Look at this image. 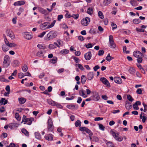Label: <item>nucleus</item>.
Instances as JSON below:
<instances>
[{"label": "nucleus", "mask_w": 147, "mask_h": 147, "mask_svg": "<svg viewBox=\"0 0 147 147\" xmlns=\"http://www.w3.org/2000/svg\"><path fill=\"white\" fill-rule=\"evenodd\" d=\"M54 126L53 122L51 119H49L48 122L47 129L48 131L53 132Z\"/></svg>", "instance_id": "obj_6"}, {"label": "nucleus", "mask_w": 147, "mask_h": 147, "mask_svg": "<svg viewBox=\"0 0 147 147\" xmlns=\"http://www.w3.org/2000/svg\"><path fill=\"white\" fill-rule=\"evenodd\" d=\"M35 138L38 140H40L41 137L40 134L38 132H35L34 133Z\"/></svg>", "instance_id": "obj_26"}, {"label": "nucleus", "mask_w": 147, "mask_h": 147, "mask_svg": "<svg viewBox=\"0 0 147 147\" xmlns=\"http://www.w3.org/2000/svg\"><path fill=\"white\" fill-rule=\"evenodd\" d=\"M100 68V67L99 65H96L95 66L93 67V69L95 71H96L98 69H99Z\"/></svg>", "instance_id": "obj_62"}, {"label": "nucleus", "mask_w": 147, "mask_h": 147, "mask_svg": "<svg viewBox=\"0 0 147 147\" xmlns=\"http://www.w3.org/2000/svg\"><path fill=\"white\" fill-rule=\"evenodd\" d=\"M133 55L135 57L137 58L144 57L143 54L140 52L138 51H134L133 53Z\"/></svg>", "instance_id": "obj_11"}, {"label": "nucleus", "mask_w": 147, "mask_h": 147, "mask_svg": "<svg viewBox=\"0 0 147 147\" xmlns=\"http://www.w3.org/2000/svg\"><path fill=\"white\" fill-rule=\"evenodd\" d=\"M78 39L81 41H83L84 40V38L82 36H78Z\"/></svg>", "instance_id": "obj_63"}, {"label": "nucleus", "mask_w": 147, "mask_h": 147, "mask_svg": "<svg viewBox=\"0 0 147 147\" xmlns=\"http://www.w3.org/2000/svg\"><path fill=\"white\" fill-rule=\"evenodd\" d=\"M86 132L89 135V136H92L93 135V134L92 132L88 128H87Z\"/></svg>", "instance_id": "obj_42"}, {"label": "nucleus", "mask_w": 147, "mask_h": 147, "mask_svg": "<svg viewBox=\"0 0 147 147\" xmlns=\"http://www.w3.org/2000/svg\"><path fill=\"white\" fill-rule=\"evenodd\" d=\"M127 98L131 102L134 100V99L132 98V97L130 95H128L127 96Z\"/></svg>", "instance_id": "obj_47"}, {"label": "nucleus", "mask_w": 147, "mask_h": 147, "mask_svg": "<svg viewBox=\"0 0 147 147\" xmlns=\"http://www.w3.org/2000/svg\"><path fill=\"white\" fill-rule=\"evenodd\" d=\"M15 144L13 143H11L9 146H6V147H15Z\"/></svg>", "instance_id": "obj_60"}, {"label": "nucleus", "mask_w": 147, "mask_h": 147, "mask_svg": "<svg viewBox=\"0 0 147 147\" xmlns=\"http://www.w3.org/2000/svg\"><path fill=\"white\" fill-rule=\"evenodd\" d=\"M87 128L85 127H80L79 128V130L82 131H86Z\"/></svg>", "instance_id": "obj_44"}, {"label": "nucleus", "mask_w": 147, "mask_h": 147, "mask_svg": "<svg viewBox=\"0 0 147 147\" xmlns=\"http://www.w3.org/2000/svg\"><path fill=\"white\" fill-rule=\"evenodd\" d=\"M18 101L20 104H24L26 101V99L24 98H18Z\"/></svg>", "instance_id": "obj_24"}, {"label": "nucleus", "mask_w": 147, "mask_h": 147, "mask_svg": "<svg viewBox=\"0 0 147 147\" xmlns=\"http://www.w3.org/2000/svg\"><path fill=\"white\" fill-rule=\"evenodd\" d=\"M57 42L58 43V45L60 46H62L63 45V42L62 41L60 40H57Z\"/></svg>", "instance_id": "obj_61"}, {"label": "nucleus", "mask_w": 147, "mask_h": 147, "mask_svg": "<svg viewBox=\"0 0 147 147\" xmlns=\"http://www.w3.org/2000/svg\"><path fill=\"white\" fill-rule=\"evenodd\" d=\"M86 78L85 76L84 75L82 76L81 79V83L82 84H84L85 82H86Z\"/></svg>", "instance_id": "obj_27"}, {"label": "nucleus", "mask_w": 147, "mask_h": 147, "mask_svg": "<svg viewBox=\"0 0 147 147\" xmlns=\"http://www.w3.org/2000/svg\"><path fill=\"white\" fill-rule=\"evenodd\" d=\"M57 61V58L56 57H54L52 59H51L50 62L52 63H55Z\"/></svg>", "instance_id": "obj_30"}, {"label": "nucleus", "mask_w": 147, "mask_h": 147, "mask_svg": "<svg viewBox=\"0 0 147 147\" xmlns=\"http://www.w3.org/2000/svg\"><path fill=\"white\" fill-rule=\"evenodd\" d=\"M125 106L127 109H130L132 107L131 103L128 101H126L125 102Z\"/></svg>", "instance_id": "obj_23"}, {"label": "nucleus", "mask_w": 147, "mask_h": 147, "mask_svg": "<svg viewBox=\"0 0 147 147\" xmlns=\"http://www.w3.org/2000/svg\"><path fill=\"white\" fill-rule=\"evenodd\" d=\"M22 132L24 134L27 136H29V133L25 129H22Z\"/></svg>", "instance_id": "obj_31"}, {"label": "nucleus", "mask_w": 147, "mask_h": 147, "mask_svg": "<svg viewBox=\"0 0 147 147\" xmlns=\"http://www.w3.org/2000/svg\"><path fill=\"white\" fill-rule=\"evenodd\" d=\"M100 80L105 85L108 86V87H110V83L108 80L105 78H100Z\"/></svg>", "instance_id": "obj_10"}, {"label": "nucleus", "mask_w": 147, "mask_h": 147, "mask_svg": "<svg viewBox=\"0 0 147 147\" xmlns=\"http://www.w3.org/2000/svg\"><path fill=\"white\" fill-rule=\"evenodd\" d=\"M99 128L100 130L102 131H104L105 130V127L103 125L101 124H99Z\"/></svg>", "instance_id": "obj_49"}, {"label": "nucleus", "mask_w": 147, "mask_h": 147, "mask_svg": "<svg viewBox=\"0 0 147 147\" xmlns=\"http://www.w3.org/2000/svg\"><path fill=\"white\" fill-rule=\"evenodd\" d=\"M18 125L17 123H10L8 125V127L11 129H14L16 127H18Z\"/></svg>", "instance_id": "obj_20"}, {"label": "nucleus", "mask_w": 147, "mask_h": 147, "mask_svg": "<svg viewBox=\"0 0 147 147\" xmlns=\"http://www.w3.org/2000/svg\"><path fill=\"white\" fill-rule=\"evenodd\" d=\"M66 107L67 108L71 109H77L78 108L77 105L72 104L67 105Z\"/></svg>", "instance_id": "obj_15"}, {"label": "nucleus", "mask_w": 147, "mask_h": 147, "mask_svg": "<svg viewBox=\"0 0 147 147\" xmlns=\"http://www.w3.org/2000/svg\"><path fill=\"white\" fill-rule=\"evenodd\" d=\"M141 21L138 19H134L133 20V22L134 23L136 24H138Z\"/></svg>", "instance_id": "obj_34"}, {"label": "nucleus", "mask_w": 147, "mask_h": 147, "mask_svg": "<svg viewBox=\"0 0 147 147\" xmlns=\"http://www.w3.org/2000/svg\"><path fill=\"white\" fill-rule=\"evenodd\" d=\"M106 144L108 147H113V144L110 142H107Z\"/></svg>", "instance_id": "obj_53"}, {"label": "nucleus", "mask_w": 147, "mask_h": 147, "mask_svg": "<svg viewBox=\"0 0 147 147\" xmlns=\"http://www.w3.org/2000/svg\"><path fill=\"white\" fill-rule=\"evenodd\" d=\"M49 48L51 49H53L56 48V47L54 45L52 44H50L49 45Z\"/></svg>", "instance_id": "obj_54"}, {"label": "nucleus", "mask_w": 147, "mask_h": 147, "mask_svg": "<svg viewBox=\"0 0 147 147\" xmlns=\"http://www.w3.org/2000/svg\"><path fill=\"white\" fill-rule=\"evenodd\" d=\"M6 33L7 36H9L12 39H13L15 38L14 33L10 30H7Z\"/></svg>", "instance_id": "obj_12"}, {"label": "nucleus", "mask_w": 147, "mask_h": 147, "mask_svg": "<svg viewBox=\"0 0 147 147\" xmlns=\"http://www.w3.org/2000/svg\"><path fill=\"white\" fill-rule=\"evenodd\" d=\"M69 51L67 49H64L61 50V53L63 54H66L68 53Z\"/></svg>", "instance_id": "obj_39"}, {"label": "nucleus", "mask_w": 147, "mask_h": 147, "mask_svg": "<svg viewBox=\"0 0 147 147\" xmlns=\"http://www.w3.org/2000/svg\"><path fill=\"white\" fill-rule=\"evenodd\" d=\"M77 65L78 68L82 70H83L84 69V68L83 66L81 64H76V65Z\"/></svg>", "instance_id": "obj_56"}, {"label": "nucleus", "mask_w": 147, "mask_h": 147, "mask_svg": "<svg viewBox=\"0 0 147 147\" xmlns=\"http://www.w3.org/2000/svg\"><path fill=\"white\" fill-rule=\"evenodd\" d=\"M86 47L88 49L91 48L92 47V45L90 43H89L88 45H86Z\"/></svg>", "instance_id": "obj_64"}, {"label": "nucleus", "mask_w": 147, "mask_h": 147, "mask_svg": "<svg viewBox=\"0 0 147 147\" xmlns=\"http://www.w3.org/2000/svg\"><path fill=\"white\" fill-rule=\"evenodd\" d=\"M79 95L84 98H86L87 97V95L85 93V91L83 89L80 90L79 91Z\"/></svg>", "instance_id": "obj_18"}, {"label": "nucleus", "mask_w": 147, "mask_h": 147, "mask_svg": "<svg viewBox=\"0 0 147 147\" xmlns=\"http://www.w3.org/2000/svg\"><path fill=\"white\" fill-rule=\"evenodd\" d=\"M111 0H104L103 4L105 5H107L111 3Z\"/></svg>", "instance_id": "obj_33"}, {"label": "nucleus", "mask_w": 147, "mask_h": 147, "mask_svg": "<svg viewBox=\"0 0 147 147\" xmlns=\"http://www.w3.org/2000/svg\"><path fill=\"white\" fill-rule=\"evenodd\" d=\"M34 119L33 118H28L26 117V116L25 115H23L22 121L21 123L24 122V124H27L28 125H30L32 123V122L34 121Z\"/></svg>", "instance_id": "obj_4"}, {"label": "nucleus", "mask_w": 147, "mask_h": 147, "mask_svg": "<svg viewBox=\"0 0 147 147\" xmlns=\"http://www.w3.org/2000/svg\"><path fill=\"white\" fill-rule=\"evenodd\" d=\"M104 51L102 50H100L98 51V55L99 56L102 55L104 53Z\"/></svg>", "instance_id": "obj_58"}, {"label": "nucleus", "mask_w": 147, "mask_h": 147, "mask_svg": "<svg viewBox=\"0 0 147 147\" xmlns=\"http://www.w3.org/2000/svg\"><path fill=\"white\" fill-rule=\"evenodd\" d=\"M133 107L135 110H138L139 109V107L137 104H134L133 105Z\"/></svg>", "instance_id": "obj_59"}, {"label": "nucleus", "mask_w": 147, "mask_h": 147, "mask_svg": "<svg viewBox=\"0 0 147 147\" xmlns=\"http://www.w3.org/2000/svg\"><path fill=\"white\" fill-rule=\"evenodd\" d=\"M37 47L38 49H45L46 48V46L42 44H38L37 45Z\"/></svg>", "instance_id": "obj_28"}, {"label": "nucleus", "mask_w": 147, "mask_h": 147, "mask_svg": "<svg viewBox=\"0 0 147 147\" xmlns=\"http://www.w3.org/2000/svg\"><path fill=\"white\" fill-rule=\"evenodd\" d=\"M11 62L10 58L7 55L5 56L4 57L3 61V67L7 68L9 66Z\"/></svg>", "instance_id": "obj_3"}, {"label": "nucleus", "mask_w": 147, "mask_h": 147, "mask_svg": "<svg viewBox=\"0 0 147 147\" xmlns=\"http://www.w3.org/2000/svg\"><path fill=\"white\" fill-rule=\"evenodd\" d=\"M87 13L90 15H91L93 13V8H92L89 7L88 9Z\"/></svg>", "instance_id": "obj_32"}, {"label": "nucleus", "mask_w": 147, "mask_h": 147, "mask_svg": "<svg viewBox=\"0 0 147 147\" xmlns=\"http://www.w3.org/2000/svg\"><path fill=\"white\" fill-rule=\"evenodd\" d=\"M92 99V100L97 101L100 98L99 96L97 93L94 94L91 96Z\"/></svg>", "instance_id": "obj_17"}, {"label": "nucleus", "mask_w": 147, "mask_h": 147, "mask_svg": "<svg viewBox=\"0 0 147 147\" xmlns=\"http://www.w3.org/2000/svg\"><path fill=\"white\" fill-rule=\"evenodd\" d=\"M19 64V61L18 60H15L13 62V66L15 67L17 66Z\"/></svg>", "instance_id": "obj_37"}, {"label": "nucleus", "mask_w": 147, "mask_h": 147, "mask_svg": "<svg viewBox=\"0 0 147 147\" xmlns=\"http://www.w3.org/2000/svg\"><path fill=\"white\" fill-rule=\"evenodd\" d=\"M111 56L110 54V53H109L107 57H106V60L107 61H111V59H110Z\"/></svg>", "instance_id": "obj_52"}, {"label": "nucleus", "mask_w": 147, "mask_h": 147, "mask_svg": "<svg viewBox=\"0 0 147 147\" xmlns=\"http://www.w3.org/2000/svg\"><path fill=\"white\" fill-rule=\"evenodd\" d=\"M110 133L117 140L121 142L123 140V139L122 138L118 136V133H116L112 130L110 131Z\"/></svg>", "instance_id": "obj_5"}, {"label": "nucleus", "mask_w": 147, "mask_h": 147, "mask_svg": "<svg viewBox=\"0 0 147 147\" xmlns=\"http://www.w3.org/2000/svg\"><path fill=\"white\" fill-rule=\"evenodd\" d=\"M55 22V20H53V22L50 25V23L49 22H44L40 25V27L43 30L51 28L54 26Z\"/></svg>", "instance_id": "obj_2"}, {"label": "nucleus", "mask_w": 147, "mask_h": 147, "mask_svg": "<svg viewBox=\"0 0 147 147\" xmlns=\"http://www.w3.org/2000/svg\"><path fill=\"white\" fill-rule=\"evenodd\" d=\"M8 101L5 98H2L0 101V103L5 105L7 103Z\"/></svg>", "instance_id": "obj_29"}, {"label": "nucleus", "mask_w": 147, "mask_h": 147, "mask_svg": "<svg viewBox=\"0 0 147 147\" xmlns=\"http://www.w3.org/2000/svg\"><path fill=\"white\" fill-rule=\"evenodd\" d=\"M24 38L26 39H31L32 37L31 33L28 32H24L23 34Z\"/></svg>", "instance_id": "obj_13"}, {"label": "nucleus", "mask_w": 147, "mask_h": 147, "mask_svg": "<svg viewBox=\"0 0 147 147\" xmlns=\"http://www.w3.org/2000/svg\"><path fill=\"white\" fill-rule=\"evenodd\" d=\"M4 41L5 43V45H7L9 47H16L17 45L15 43H9L7 40L5 35H3Z\"/></svg>", "instance_id": "obj_7"}, {"label": "nucleus", "mask_w": 147, "mask_h": 147, "mask_svg": "<svg viewBox=\"0 0 147 147\" xmlns=\"http://www.w3.org/2000/svg\"><path fill=\"white\" fill-rule=\"evenodd\" d=\"M24 76V74L22 73H20L18 74V77L20 79L22 78Z\"/></svg>", "instance_id": "obj_51"}, {"label": "nucleus", "mask_w": 147, "mask_h": 147, "mask_svg": "<svg viewBox=\"0 0 147 147\" xmlns=\"http://www.w3.org/2000/svg\"><path fill=\"white\" fill-rule=\"evenodd\" d=\"M40 11L41 12L44 14H47L46 10L40 8Z\"/></svg>", "instance_id": "obj_41"}, {"label": "nucleus", "mask_w": 147, "mask_h": 147, "mask_svg": "<svg viewBox=\"0 0 147 147\" xmlns=\"http://www.w3.org/2000/svg\"><path fill=\"white\" fill-rule=\"evenodd\" d=\"M45 139L48 141H52L53 140V135L51 134H48L44 137Z\"/></svg>", "instance_id": "obj_16"}, {"label": "nucleus", "mask_w": 147, "mask_h": 147, "mask_svg": "<svg viewBox=\"0 0 147 147\" xmlns=\"http://www.w3.org/2000/svg\"><path fill=\"white\" fill-rule=\"evenodd\" d=\"M22 69L23 71L24 72H25L26 71L28 70V67L26 65H24L22 67Z\"/></svg>", "instance_id": "obj_50"}, {"label": "nucleus", "mask_w": 147, "mask_h": 147, "mask_svg": "<svg viewBox=\"0 0 147 147\" xmlns=\"http://www.w3.org/2000/svg\"><path fill=\"white\" fill-rule=\"evenodd\" d=\"M142 90L141 88H138L136 91V93L139 94H142Z\"/></svg>", "instance_id": "obj_57"}, {"label": "nucleus", "mask_w": 147, "mask_h": 147, "mask_svg": "<svg viewBox=\"0 0 147 147\" xmlns=\"http://www.w3.org/2000/svg\"><path fill=\"white\" fill-rule=\"evenodd\" d=\"M46 32H43L42 33H40L39 35L38 36L40 38H42L44 35L45 34Z\"/></svg>", "instance_id": "obj_55"}, {"label": "nucleus", "mask_w": 147, "mask_h": 147, "mask_svg": "<svg viewBox=\"0 0 147 147\" xmlns=\"http://www.w3.org/2000/svg\"><path fill=\"white\" fill-rule=\"evenodd\" d=\"M43 55V53L41 51H38L36 53V55L37 56L40 57L42 56Z\"/></svg>", "instance_id": "obj_46"}, {"label": "nucleus", "mask_w": 147, "mask_h": 147, "mask_svg": "<svg viewBox=\"0 0 147 147\" xmlns=\"http://www.w3.org/2000/svg\"><path fill=\"white\" fill-rule=\"evenodd\" d=\"M9 47L7 45L5 44H3L2 46V50L4 52L7 51L9 49Z\"/></svg>", "instance_id": "obj_21"}, {"label": "nucleus", "mask_w": 147, "mask_h": 147, "mask_svg": "<svg viewBox=\"0 0 147 147\" xmlns=\"http://www.w3.org/2000/svg\"><path fill=\"white\" fill-rule=\"evenodd\" d=\"M84 57L87 60H90L92 57V54L91 52H88L84 55Z\"/></svg>", "instance_id": "obj_14"}, {"label": "nucleus", "mask_w": 147, "mask_h": 147, "mask_svg": "<svg viewBox=\"0 0 147 147\" xmlns=\"http://www.w3.org/2000/svg\"><path fill=\"white\" fill-rule=\"evenodd\" d=\"M47 102L50 105L52 106H55L56 104V102L54 101L51 99H47Z\"/></svg>", "instance_id": "obj_22"}, {"label": "nucleus", "mask_w": 147, "mask_h": 147, "mask_svg": "<svg viewBox=\"0 0 147 147\" xmlns=\"http://www.w3.org/2000/svg\"><path fill=\"white\" fill-rule=\"evenodd\" d=\"M114 81L116 83L121 84L122 82L121 79L119 77H115L114 78Z\"/></svg>", "instance_id": "obj_19"}, {"label": "nucleus", "mask_w": 147, "mask_h": 147, "mask_svg": "<svg viewBox=\"0 0 147 147\" xmlns=\"http://www.w3.org/2000/svg\"><path fill=\"white\" fill-rule=\"evenodd\" d=\"M75 125L76 127H80L81 125V122L79 120H77L75 122Z\"/></svg>", "instance_id": "obj_35"}, {"label": "nucleus", "mask_w": 147, "mask_h": 147, "mask_svg": "<svg viewBox=\"0 0 147 147\" xmlns=\"http://www.w3.org/2000/svg\"><path fill=\"white\" fill-rule=\"evenodd\" d=\"M98 16L101 19L104 18V16L102 12L101 11H99L98 13Z\"/></svg>", "instance_id": "obj_38"}, {"label": "nucleus", "mask_w": 147, "mask_h": 147, "mask_svg": "<svg viewBox=\"0 0 147 147\" xmlns=\"http://www.w3.org/2000/svg\"><path fill=\"white\" fill-rule=\"evenodd\" d=\"M57 35V33L56 32L53 30L51 31L47 34V36L44 38V40L46 41H49L55 38Z\"/></svg>", "instance_id": "obj_1"}, {"label": "nucleus", "mask_w": 147, "mask_h": 147, "mask_svg": "<svg viewBox=\"0 0 147 147\" xmlns=\"http://www.w3.org/2000/svg\"><path fill=\"white\" fill-rule=\"evenodd\" d=\"M111 25L112 27V29L113 30H114V29H116L117 28V25L113 22H111Z\"/></svg>", "instance_id": "obj_43"}, {"label": "nucleus", "mask_w": 147, "mask_h": 147, "mask_svg": "<svg viewBox=\"0 0 147 147\" xmlns=\"http://www.w3.org/2000/svg\"><path fill=\"white\" fill-rule=\"evenodd\" d=\"M93 76L94 75L93 72H90L88 74V79L90 80L93 78Z\"/></svg>", "instance_id": "obj_25"}, {"label": "nucleus", "mask_w": 147, "mask_h": 147, "mask_svg": "<svg viewBox=\"0 0 147 147\" xmlns=\"http://www.w3.org/2000/svg\"><path fill=\"white\" fill-rule=\"evenodd\" d=\"M0 80L2 82H8L9 80H8L5 79L3 76L0 77Z\"/></svg>", "instance_id": "obj_48"}, {"label": "nucleus", "mask_w": 147, "mask_h": 147, "mask_svg": "<svg viewBox=\"0 0 147 147\" xmlns=\"http://www.w3.org/2000/svg\"><path fill=\"white\" fill-rule=\"evenodd\" d=\"M140 57L137 58V62L138 63H141L142 62L143 59L142 57Z\"/></svg>", "instance_id": "obj_45"}, {"label": "nucleus", "mask_w": 147, "mask_h": 147, "mask_svg": "<svg viewBox=\"0 0 147 147\" xmlns=\"http://www.w3.org/2000/svg\"><path fill=\"white\" fill-rule=\"evenodd\" d=\"M15 116L16 118L18 121H20L21 119L20 117H19V115L18 113H15Z\"/></svg>", "instance_id": "obj_40"}, {"label": "nucleus", "mask_w": 147, "mask_h": 147, "mask_svg": "<svg viewBox=\"0 0 147 147\" xmlns=\"http://www.w3.org/2000/svg\"><path fill=\"white\" fill-rule=\"evenodd\" d=\"M90 22V19L88 17H86L82 20L81 23L82 26H86Z\"/></svg>", "instance_id": "obj_9"}, {"label": "nucleus", "mask_w": 147, "mask_h": 147, "mask_svg": "<svg viewBox=\"0 0 147 147\" xmlns=\"http://www.w3.org/2000/svg\"><path fill=\"white\" fill-rule=\"evenodd\" d=\"M109 47L111 48L114 49L116 47V44L114 42L113 36L112 35L109 36Z\"/></svg>", "instance_id": "obj_8"}, {"label": "nucleus", "mask_w": 147, "mask_h": 147, "mask_svg": "<svg viewBox=\"0 0 147 147\" xmlns=\"http://www.w3.org/2000/svg\"><path fill=\"white\" fill-rule=\"evenodd\" d=\"M129 72L131 74H133L135 72V70L133 68L130 67L129 70Z\"/></svg>", "instance_id": "obj_36"}]
</instances>
